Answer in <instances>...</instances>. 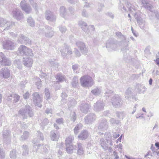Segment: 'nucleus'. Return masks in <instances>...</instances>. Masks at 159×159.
Here are the masks:
<instances>
[{
	"label": "nucleus",
	"mask_w": 159,
	"mask_h": 159,
	"mask_svg": "<svg viewBox=\"0 0 159 159\" xmlns=\"http://www.w3.org/2000/svg\"><path fill=\"white\" fill-rule=\"evenodd\" d=\"M49 123V121L47 118H45L44 119L41 121V125L42 127L44 128Z\"/></svg>",
	"instance_id": "obj_46"
},
{
	"label": "nucleus",
	"mask_w": 159,
	"mask_h": 159,
	"mask_svg": "<svg viewBox=\"0 0 159 159\" xmlns=\"http://www.w3.org/2000/svg\"><path fill=\"white\" fill-rule=\"evenodd\" d=\"M105 103L102 101H98L94 103L93 109L96 112H99L103 111Z\"/></svg>",
	"instance_id": "obj_8"
},
{
	"label": "nucleus",
	"mask_w": 159,
	"mask_h": 159,
	"mask_svg": "<svg viewBox=\"0 0 159 159\" xmlns=\"http://www.w3.org/2000/svg\"><path fill=\"white\" fill-rule=\"evenodd\" d=\"M116 44H115L112 41L110 40L107 41L106 43V48H111L112 49H114L116 47Z\"/></svg>",
	"instance_id": "obj_33"
},
{
	"label": "nucleus",
	"mask_w": 159,
	"mask_h": 159,
	"mask_svg": "<svg viewBox=\"0 0 159 159\" xmlns=\"http://www.w3.org/2000/svg\"><path fill=\"white\" fill-rule=\"evenodd\" d=\"M19 113L22 116L23 119H27V115L30 117H33L34 115L31 107L28 105H26L24 107L20 109Z\"/></svg>",
	"instance_id": "obj_1"
},
{
	"label": "nucleus",
	"mask_w": 159,
	"mask_h": 159,
	"mask_svg": "<svg viewBox=\"0 0 159 159\" xmlns=\"http://www.w3.org/2000/svg\"><path fill=\"white\" fill-rule=\"evenodd\" d=\"M116 35L121 39H125V36L122 35L121 33L120 32H117L116 33Z\"/></svg>",
	"instance_id": "obj_55"
},
{
	"label": "nucleus",
	"mask_w": 159,
	"mask_h": 159,
	"mask_svg": "<svg viewBox=\"0 0 159 159\" xmlns=\"http://www.w3.org/2000/svg\"><path fill=\"white\" fill-rule=\"evenodd\" d=\"M10 156L12 159H15L17 156L16 151L13 149L10 152Z\"/></svg>",
	"instance_id": "obj_44"
},
{
	"label": "nucleus",
	"mask_w": 159,
	"mask_h": 159,
	"mask_svg": "<svg viewBox=\"0 0 159 159\" xmlns=\"http://www.w3.org/2000/svg\"><path fill=\"white\" fill-rule=\"evenodd\" d=\"M56 122L59 125L61 124L63 121V119L62 118L57 119L56 120Z\"/></svg>",
	"instance_id": "obj_57"
},
{
	"label": "nucleus",
	"mask_w": 159,
	"mask_h": 159,
	"mask_svg": "<svg viewBox=\"0 0 159 159\" xmlns=\"http://www.w3.org/2000/svg\"><path fill=\"white\" fill-rule=\"evenodd\" d=\"M110 123L112 124H116L117 125H120V122L119 120H116L114 118H111L110 120Z\"/></svg>",
	"instance_id": "obj_49"
},
{
	"label": "nucleus",
	"mask_w": 159,
	"mask_h": 159,
	"mask_svg": "<svg viewBox=\"0 0 159 159\" xmlns=\"http://www.w3.org/2000/svg\"><path fill=\"white\" fill-rule=\"evenodd\" d=\"M77 145L78 149L77 154L79 155H81L84 154V152L83 145L79 143H77Z\"/></svg>",
	"instance_id": "obj_29"
},
{
	"label": "nucleus",
	"mask_w": 159,
	"mask_h": 159,
	"mask_svg": "<svg viewBox=\"0 0 159 159\" xmlns=\"http://www.w3.org/2000/svg\"><path fill=\"white\" fill-rule=\"evenodd\" d=\"M18 54L21 56H32L33 54L32 50L25 46L21 45L18 48Z\"/></svg>",
	"instance_id": "obj_3"
},
{
	"label": "nucleus",
	"mask_w": 159,
	"mask_h": 159,
	"mask_svg": "<svg viewBox=\"0 0 159 159\" xmlns=\"http://www.w3.org/2000/svg\"><path fill=\"white\" fill-rule=\"evenodd\" d=\"M0 63L3 66H9L11 64V61L2 52H0Z\"/></svg>",
	"instance_id": "obj_9"
},
{
	"label": "nucleus",
	"mask_w": 159,
	"mask_h": 159,
	"mask_svg": "<svg viewBox=\"0 0 159 159\" xmlns=\"http://www.w3.org/2000/svg\"><path fill=\"white\" fill-rule=\"evenodd\" d=\"M12 94H8V97L7 98V100L8 101H11L12 99V98H13L12 97Z\"/></svg>",
	"instance_id": "obj_64"
},
{
	"label": "nucleus",
	"mask_w": 159,
	"mask_h": 159,
	"mask_svg": "<svg viewBox=\"0 0 159 159\" xmlns=\"http://www.w3.org/2000/svg\"><path fill=\"white\" fill-rule=\"evenodd\" d=\"M136 90L139 94L144 93L145 91V87L143 84H137L136 85Z\"/></svg>",
	"instance_id": "obj_26"
},
{
	"label": "nucleus",
	"mask_w": 159,
	"mask_h": 159,
	"mask_svg": "<svg viewBox=\"0 0 159 159\" xmlns=\"http://www.w3.org/2000/svg\"><path fill=\"white\" fill-rule=\"evenodd\" d=\"M51 65L52 66H58V64L57 63L53 61H49Z\"/></svg>",
	"instance_id": "obj_61"
},
{
	"label": "nucleus",
	"mask_w": 159,
	"mask_h": 159,
	"mask_svg": "<svg viewBox=\"0 0 159 159\" xmlns=\"http://www.w3.org/2000/svg\"><path fill=\"white\" fill-rule=\"evenodd\" d=\"M32 96H33V100L35 106L41 107L42 105L41 104V103L42 102V100L41 98L38 93L37 92L34 93Z\"/></svg>",
	"instance_id": "obj_10"
},
{
	"label": "nucleus",
	"mask_w": 159,
	"mask_h": 159,
	"mask_svg": "<svg viewBox=\"0 0 159 159\" xmlns=\"http://www.w3.org/2000/svg\"><path fill=\"white\" fill-rule=\"evenodd\" d=\"M91 93L95 96H97L100 94L101 90L100 88L96 87L91 91Z\"/></svg>",
	"instance_id": "obj_35"
},
{
	"label": "nucleus",
	"mask_w": 159,
	"mask_h": 159,
	"mask_svg": "<svg viewBox=\"0 0 159 159\" xmlns=\"http://www.w3.org/2000/svg\"><path fill=\"white\" fill-rule=\"evenodd\" d=\"M55 77L57 83H62L64 81H66V76L61 73L57 74Z\"/></svg>",
	"instance_id": "obj_20"
},
{
	"label": "nucleus",
	"mask_w": 159,
	"mask_h": 159,
	"mask_svg": "<svg viewBox=\"0 0 159 159\" xmlns=\"http://www.w3.org/2000/svg\"><path fill=\"white\" fill-rule=\"evenodd\" d=\"M12 97L14 99L13 102L15 103L17 102L19 100L20 98V96L19 95L15 94H13Z\"/></svg>",
	"instance_id": "obj_51"
},
{
	"label": "nucleus",
	"mask_w": 159,
	"mask_h": 159,
	"mask_svg": "<svg viewBox=\"0 0 159 159\" xmlns=\"http://www.w3.org/2000/svg\"><path fill=\"white\" fill-rule=\"evenodd\" d=\"M79 25L82 30L84 32L87 34L89 33V30L87 27V24L86 23L83 21H80L79 22Z\"/></svg>",
	"instance_id": "obj_27"
},
{
	"label": "nucleus",
	"mask_w": 159,
	"mask_h": 159,
	"mask_svg": "<svg viewBox=\"0 0 159 159\" xmlns=\"http://www.w3.org/2000/svg\"><path fill=\"white\" fill-rule=\"evenodd\" d=\"M59 30L62 33H65L66 30L67 29L65 26H60L59 28Z\"/></svg>",
	"instance_id": "obj_56"
},
{
	"label": "nucleus",
	"mask_w": 159,
	"mask_h": 159,
	"mask_svg": "<svg viewBox=\"0 0 159 159\" xmlns=\"http://www.w3.org/2000/svg\"><path fill=\"white\" fill-rule=\"evenodd\" d=\"M61 97H62V101H64L67 98V95L65 92H63L62 93Z\"/></svg>",
	"instance_id": "obj_58"
},
{
	"label": "nucleus",
	"mask_w": 159,
	"mask_h": 159,
	"mask_svg": "<svg viewBox=\"0 0 159 159\" xmlns=\"http://www.w3.org/2000/svg\"><path fill=\"white\" fill-rule=\"evenodd\" d=\"M29 136V133L27 131H25L20 138L22 141L25 140L27 139Z\"/></svg>",
	"instance_id": "obj_38"
},
{
	"label": "nucleus",
	"mask_w": 159,
	"mask_h": 159,
	"mask_svg": "<svg viewBox=\"0 0 159 159\" xmlns=\"http://www.w3.org/2000/svg\"><path fill=\"white\" fill-rule=\"evenodd\" d=\"M72 67L74 72L76 73H78L77 70L78 69V68L79 67V65H78L77 64H75L74 65H73L72 66Z\"/></svg>",
	"instance_id": "obj_52"
},
{
	"label": "nucleus",
	"mask_w": 159,
	"mask_h": 159,
	"mask_svg": "<svg viewBox=\"0 0 159 159\" xmlns=\"http://www.w3.org/2000/svg\"><path fill=\"white\" fill-rule=\"evenodd\" d=\"M5 157V153L2 149H0V159H4Z\"/></svg>",
	"instance_id": "obj_53"
},
{
	"label": "nucleus",
	"mask_w": 159,
	"mask_h": 159,
	"mask_svg": "<svg viewBox=\"0 0 159 159\" xmlns=\"http://www.w3.org/2000/svg\"><path fill=\"white\" fill-rule=\"evenodd\" d=\"M60 12L61 15L63 17L66 14V11L65 8L63 6L61 7L60 9Z\"/></svg>",
	"instance_id": "obj_43"
},
{
	"label": "nucleus",
	"mask_w": 159,
	"mask_h": 159,
	"mask_svg": "<svg viewBox=\"0 0 159 159\" xmlns=\"http://www.w3.org/2000/svg\"><path fill=\"white\" fill-rule=\"evenodd\" d=\"M49 89L46 88L45 89V98L47 99H48L50 98V93L49 91Z\"/></svg>",
	"instance_id": "obj_48"
},
{
	"label": "nucleus",
	"mask_w": 159,
	"mask_h": 159,
	"mask_svg": "<svg viewBox=\"0 0 159 159\" xmlns=\"http://www.w3.org/2000/svg\"><path fill=\"white\" fill-rule=\"evenodd\" d=\"M89 134L88 131L86 130L82 131L78 136V138L80 140H84L88 137Z\"/></svg>",
	"instance_id": "obj_25"
},
{
	"label": "nucleus",
	"mask_w": 159,
	"mask_h": 159,
	"mask_svg": "<svg viewBox=\"0 0 159 159\" xmlns=\"http://www.w3.org/2000/svg\"><path fill=\"white\" fill-rule=\"evenodd\" d=\"M23 156H27L28 154L29 149L27 146L26 145H23L22 146Z\"/></svg>",
	"instance_id": "obj_40"
},
{
	"label": "nucleus",
	"mask_w": 159,
	"mask_h": 159,
	"mask_svg": "<svg viewBox=\"0 0 159 159\" xmlns=\"http://www.w3.org/2000/svg\"><path fill=\"white\" fill-rule=\"evenodd\" d=\"M20 6L22 9L27 14L30 13L32 11L31 7L30 5H28L26 3V2L25 0L21 1L20 3Z\"/></svg>",
	"instance_id": "obj_11"
},
{
	"label": "nucleus",
	"mask_w": 159,
	"mask_h": 159,
	"mask_svg": "<svg viewBox=\"0 0 159 159\" xmlns=\"http://www.w3.org/2000/svg\"><path fill=\"white\" fill-rule=\"evenodd\" d=\"M10 75L9 70L6 67L2 68L0 70V76L4 78H8Z\"/></svg>",
	"instance_id": "obj_18"
},
{
	"label": "nucleus",
	"mask_w": 159,
	"mask_h": 159,
	"mask_svg": "<svg viewBox=\"0 0 159 159\" xmlns=\"http://www.w3.org/2000/svg\"><path fill=\"white\" fill-rule=\"evenodd\" d=\"M74 139V137L73 135H70L66 138V144H72V143Z\"/></svg>",
	"instance_id": "obj_36"
},
{
	"label": "nucleus",
	"mask_w": 159,
	"mask_h": 159,
	"mask_svg": "<svg viewBox=\"0 0 159 159\" xmlns=\"http://www.w3.org/2000/svg\"><path fill=\"white\" fill-rule=\"evenodd\" d=\"M16 44L12 40L7 39L2 42V46L4 49L12 50L15 48Z\"/></svg>",
	"instance_id": "obj_4"
},
{
	"label": "nucleus",
	"mask_w": 159,
	"mask_h": 159,
	"mask_svg": "<svg viewBox=\"0 0 159 159\" xmlns=\"http://www.w3.org/2000/svg\"><path fill=\"white\" fill-rule=\"evenodd\" d=\"M91 108V106L90 105L84 103L81 104L80 107V110L83 113H87Z\"/></svg>",
	"instance_id": "obj_23"
},
{
	"label": "nucleus",
	"mask_w": 159,
	"mask_h": 159,
	"mask_svg": "<svg viewBox=\"0 0 159 159\" xmlns=\"http://www.w3.org/2000/svg\"><path fill=\"white\" fill-rule=\"evenodd\" d=\"M100 144L104 151L108 149V144L103 138H101L100 140Z\"/></svg>",
	"instance_id": "obj_28"
},
{
	"label": "nucleus",
	"mask_w": 159,
	"mask_h": 159,
	"mask_svg": "<svg viewBox=\"0 0 159 159\" xmlns=\"http://www.w3.org/2000/svg\"><path fill=\"white\" fill-rule=\"evenodd\" d=\"M113 106L115 108L120 107L122 105V100L118 94H115L111 99Z\"/></svg>",
	"instance_id": "obj_5"
},
{
	"label": "nucleus",
	"mask_w": 159,
	"mask_h": 159,
	"mask_svg": "<svg viewBox=\"0 0 159 159\" xmlns=\"http://www.w3.org/2000/svg\"><path fill=\"white\" fill-rule=\"evenodd\" d=\"M96 119V116L93 113H90L86 116L84 118V121L86 124H89L94 121Z\"/></svg>",
	"instance_id": "obj_12"
},
{
	"label": "nucleus",
	"mask_w": 159,
	"mask_h": 159,
	"mask_svg": "<svg viewBox=\"0 0 159 159\" xmlns=\"http://www.w3.org/2000/svg\"><path fill=\"white\" fill-rule=\"evenodd\" d=\"M78 83V77L77 76H75L72 79L71 82L72 86L74 87H75Z\"/></svg>",
	"instance_id": "obj_39"
},
{
	"label": "nucleus",
	"mask_w": 159,
	"mask_h": 159,
	"mask_svg": "<svg viewBox=\"0 0 159 159\" xmlns=\"http://www.w3.org/2000/svg\"><path fill=\"white\" fill-rule=\"evenodd\" d=\"M50 137L51 139L54 141H57L59 138V135L57 134L54 131H52L50 132Z\"/></svg>",
	"instance_id": "obj_31"
},
{
	"label": "nucleus",
	"mask_w": 159,
	"mask_h": 159,
	"mask_svg": "<svg viewBox=\"0 0 159 159\" xmlns=\"http://www.w3.org/2000/svg\"><path fill=\"white\" fill-rule=\"evenodd\" d=\"M66 151L69 154L73 153V150L74 148L72 144H66Z\"/></svg>",
	"instance_id": "obj_34"
},
{
	"label": "nucleus",
	"mask_w": 159,
	"mask_h": 159,
	"mask_svg": "<svg viewBox=\"0 0 159 159\" xmlns=\"http://www.w3.org/2000/svg\"><path fill=\"white\" fill-rule=\"evenodd\" d=\"M135 18L137 20V22L140 28L143 29H144L145 27L146 24L145 21L143 19L140 18L138 16L136 15L135 16Z\"/></svg>",
	"instance_id": "obj_22"
},
{
	"label": "nucleus",
	"mask_w": 159,
	"mask_h": 159,
	"mask_svg": "<svg viewBox=\"0 0 159 159\" xmlns=\"http://www.w3.org/2000/svg\"><path fill=\"white\" fill-rule=\"evenodd\" d=\"M14 24V23L13 22L8 21L5 19L0 17V27H3L5 26V28L4 29V30H8Z\"/></svg>",
	"instance_id": "obj_6"
},
{
	"label": "nucleus",
	"mask_w": 159,
	"mask_h": 159,
	"mask_svg": "<svg viewBox=\"0 0 159 159\" xmlns=\"http://www.w3.org/2000/svg\"><path fill=\"white\" fill-rule=\"evenodd\" d=\"M11 15L14 19L18 20H21L24 18V15L21 11L17 8L13 10Z\"/></svg>",
	"instance_id": "obj_7"
},
{
	"label": "nucleus",
	"mask_w": 159,
	"mask_h": 159,
	"mask_svg": "<svg viewBox=\"0 0 159 159\" xmlns=\"http://www.w3.org/2000/svg\"><path fill=\"white\" fill-rule=\"evenodd\" d=\"M146 7L147 8L148 10H149L151 13H149V17L150 19H152V14L155 11L152 10V9L153 7V6L152 5H147L146 6Z\"/></svg>",
	"instance_id": "obj_37"
},
{
	"label": "nucleus",
	"mask_w": 159,
	"mask_h": 159,
	"mask_svg": "<svg viewBox=\"0 0 159 159\" xmlns=\"http://www.w3.org/2000/svg\"><path fill=\"white\" fill-rule=\"evenodd\" d=\"M141 1L142 3L143 4H147L149 3V2L150 1V0H139Z\"/></svg>",
	"instance_id": "obj_62"
},
{
	"label": "nucleus",
	"mask_w": 159,
	"mask_h": 159,
	"mask_svg": "<svg viewBox=\"0 0 159 159\" xmlns=\"http://www.w3.org/2000/svg\"><path fill=\"white\" fill-rule=\"evenodd\" d=\"M61 55L63 57H65L67 54L70 55L72 53V50L69 46H66L61 50Z\"/></svg>",
	"instance_id": "obj_16"
},
{
	"label": "nucleus",
	"mask_w": 159,
	"mask_h": 159,
	"mask_svg": "<svg viewBox=\"0 0 159 159\" xmlns=\"http://www.w3.org/2000/svg\"><path fill=\"white\" fill-rule=\"evenodd\" d=\"M104 7V5L102 3H99L98 4V11H101L102 10V7Z\"/></svg>",
	"instance_id": "obj_59"
},
{
	"label": "nucleus",
	"mask_w": 159,
	"mask_h": 159,
	"mask_svg": "<svg viewBox=\"0 0 159 159\" xmlns=\"http://www.w3.org/2000/svg\"><path fill=\"white\" fill-rule=\"evenodd\" d=\"M76 44L82 54H86L88 52V50L84 43L82 42H77Z\"/></svg>",
	"instance_id": "obj_14"
},
{
	"label": "nucleus",
	"mask_w": 159,
	"mask_h": 159,
	"mask_svg": "<svg viewBox=\"0 0 159 159\" xmlns=\"http://www.w3.org/2000/svg\"><path fill=\"white\" fill-rule=\"evenodd\" d=\"M106 140L107 142V143H109L111 146L113 145L112 143V137L110 133H107L105 135Z\"/></svg>",
	"instance_id": "obj_30"
},
{
	"label": "nucleus",
	"mask_w": 159,
	"mask_h": 159,
	"mask_svg": "<svg viewBox=\"0 0 159 159\" xmlns=\"http://www.w3.org/2000/svg\"><path fill=\"white\" fill-rule=\"evenodd\" d=\"M37 137L38 139H40L42 141L44 140V137L43 134L39 131H38L36 133Z\"/></svg>",
	"instance_id": "obj_50"
},
{
	"label": "nucleus",
	"mask_w": 159,
	"mask_h": 159,
	"mask_svg": "<svg viewBox=\"0 0 159 159\" xmlns=\"http://www.w3.org/2000/svg\"><path fill=\"white\" fill-rule=\"evenodd\" d=\"M112 92L111 90H107L105 93V96L107 98V97H109L112 96Z\"/></svg>",
	"instance_id": "obj_54"
},
{
	"label": "nucleus",
	"mask_w": 159,
	"mask_h": 159,
	"mask_svg": "<svg viewBox=\"0 0 159 159\" xmlns=\"http://www.w3.org/2000/svg\"><path fill=\"white\" fill-rule=\"evenodd\" d=\"M108 127L107 120L105 119H103L100 122L98 128L102 130H106L108 128Z\"/></svg>",
	"instance_id": "obj_19"
},
{
	"label": "nucleus",
	"mask_w": 159,
	"mask_h": 159,
	"mask_svg": "<svg viewBox=\"0 0 159 159\" xmlns=\"http://www.w3.org/2000/svg\"><path fill=\"white\" fill-rule=\"evenodd\" d=\"M41 140L40 139H38L36 138L34 139L33 141V143L34 144L33 149V150L34 151H37V149H38L39 147L41 145V144L39 143Z\"/></svg>",
	"instance_id": "obj_24"
},
{
	"label": "nucleus",
	"mask_w": 159,
	"mask_h": 159,
	"mask_svg": "<svg viewBox=\"0 0 159 159\" xmlns=\"http://www.w3.org/2000/svg\"><path fill=\"white\" fill-rule=\"evenodd\" d=\"M18 42L20 43L25 44L26 45L30 44L31 43V40L23 34L19 35Z\"/></svg>",
	"instance_id": "obj_15"
},
{
	"label": "nucleus",
	"mask_w": 159,
	"mask_h": 159,
	"mask_svg": "<svg viewBox=\"0 0 159 159\" xmlns=\"http://www.w3.org/2000/svg\"><path fill=\"white\" fill-rule=\"evenodd\" d=\"M29 94L28 92H26L25 94H23V98L25 99H28L29 97Z\"/></svg>",
	"instance_id": "obj_63"
},
{
	"label": "nucleus",
	"mask_w": 159,
	"mask_h": 159,
	"mask_svg": "<svg viewBox=\"0 0 159 159\" xmlns=\"http://www.w3.org/2000/svg\"><path fill=\"white\" fill-rule=\"evenodd\" d=\"M82 125L81 124H78L74 128V132L75 134H77L79 132V130L81 128Z\"/></svg>",
	"instance_id": "obj_41"
},
{
	"label": "nucleus",
	"mask_w": 159,
	"mask_h": 159,
	"mask_svg": "<svg viewBox=\"0 0 159 159\" xmlns=\"http://www.w3.org/2000/svg\"><path fill=\"white\" fill-rule=\"evenodd\" d=\"M76 119V115L75 113L74 112L73 114L71 116V120H73V122H74L75 121V120Z\"/></svg>",
	"instance_id": "obj_60"
},
{
	"label": "nucleus",
	"mask_w": 159,
	"mask_h": 159,
	"mask_svg": "<svg viewBox=\"0 0 159 159\" xmlns=\"http://www.w3.org/2000/svg\"><path fill=\"white\" fill-rule=\"evenodd\" d=\"M33 63V60L31 57L23 58V64L26 66L30 67L32 66Z\"/></svg>",
	"instance_id": "obj_21"
},
{
	"label": "nucleus",
	"mask_w": 159,
	"mask_h": 159,
	"mask_svg": "<svg viewBox=\"0 0 159 159\" xmlns=\"http://www.w3.org/2000/svg\"><path fill=\"white\" fill-rule=\"evenodd\" d=\"M45 18L46 19L49 21H55L56 20V16L54 13L49 10H47L45 12Z\"/></svg>",
	"instance_id": "obj_13"
},
{
	"label": "nucleus",
	"mask_w": 159,
	"mask_h": 159,
	"mask_svg": "<svg viewBox=\"0 0 159 159\" xmlns=\"http://www.w3.org/2000/svg\"><path fill=\"white\" fill-rule=\"evenodd\" d=\"M80 82L81 85L83 87H90L94 84L93 79L88 75L81 77L80 79Z\"/></svg>",
	"instance_id": "obj_2"
},
{
	"label": "nucleus",
	"mask_w": 159,
	"mask_h": 159,
	"mask_svg": "<svg viewBox=\"0 0 159 159\" xmlns=\"http://www.w3.org/2000/svg\"><path fill=\"white\" fill-rule=\"evenodd\" d=\"M132 89L131 88H128L125 93V96L126 98H129L131 97L132 93Z\"/></svg>",
	"instance_id": "obj_45"
},
{
	"label": "nucleus",
	"mask_w": 159,
	"mask_h": 159,
	"mask_svg": "<svg viewBox=\"0 0 159 159\" xmlns=\"http://www.w3.org/2000/svg\"><path fill=\"white\" fill-rule=\"evenodd\" d=\"M3 137L4 141L7 143H9L11 140V134L9 131L7 130L3 131Z\"/></svg>",
	"instance_id": "obj_17"
},
{
	"label": "nucleus",
	"mask_w": 159,
	"mask_h": 159,
	"mask_svg": "<svg viewBox=\"0 0 159 159\" xmlns=\"http://www.w3.org/2000/svg\"><path fill=\"white\" fill-rule=\"evenodd\" d=\"M49 149V146L47 145H45L43 146L41 151L45 153H48V152Z\"/></svg>",
	"instance_id": "obj_47"
},
{
	"label": "nucleus",
	"mask_w": 159,
	"mask_h": 159,
	"mask_svg": "<svg viewBox=\"0 0 159 159\" xmlns=\"http://www.w3.org/2000/svg\"><path fill=\"white\" fill-rule=\"evenodd\" d=\"M46 28L47 30H50V31L47 32L46 33H45V36L48 37H52L54 34V32L53 30H52V28L48 26H46Z\"/></svg>",
	"instance_id": "obj_32"
},
{
	"label": "nucleus",
	"mask_w": 159,
	"mask_h": 159,
	"mask_svg": "<svg viewBox=\"0 0 159 159\" xmlns=\"http://www.w3.org/2000/svg\"><path fill=\"white\" fill-rule=\"evenodd\" d=\"M28 24L31 27H34L35 26V22L32 17L30 16L27 19Z\"/></svg>",
	"instance_id": "obj_42"
}]
</instances>
